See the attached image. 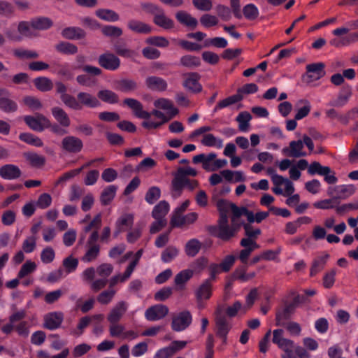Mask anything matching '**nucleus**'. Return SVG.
<instances>
[{
	"instance_id": "obj_1",
	"label": "nucleus",
	"mask_w": 358,
	"mask_h": 358,
	"mask_svg": "<svg viewBox=\"0 0 358 358\" xmlns=\"http://www.w3.org/2000/svg\"><path fill=\"white\" fill-rule=\"evenodd\" d=\"M124 103L133 110L137 117L146 120L142 123V126L148 129H157L174 117L156 109L150 113L147 112L143 110L141 103L134 99H126Z\"/></svg>"
},
{
	"instance_id": "obj_2",
	"label": "nucleus",
	"mask_w": 358,
	"mask_h": 358,
	"mask_svg": "<svg viewBox=\"0 0 358 358\" xmlns=\"http://www.w3.org/2000/svg\"><path fill=\"white\" fill-rule=\"evenodd\" d=\"M231 224H229L228 217L219 218L216 226L210 228V232L214 236L224 241H228L234 237L238 232L242 222L238 219L231 221Z\"/></svg>"
},
{
	"instance_id": "obj_3",
	"label": "nucleus",
	"mask_w": 358,
	"mask_h": 358,
	"mask_svg": "<svg viewBox=\"0 0 358 358\" xmlns=\"http://www.w3.org/2000/svg\"><path fill=\"white\" fill-rule=\"evenodd\" d=\"M217 208L219 211V218L228 217L227 214L231 213V220L239 219L243 213H246L245 207H238L235 203L224 199H220L217 202Z\"/></svg>"
},
{
	"instance_id": "obj_4",
	"label": "nucleus",
	"mask_w": 358,
	"mask_h": 358,
	"mask_svg": "<svg viewBox=\"0 0 358 358\" xmlns=\"http://www.w3.org/2000/svg\"><path fill=\"white\" fill-rule=\"evenodd\" d=\"M271 180L274 185L272 188L274 194L283 196H289L294 194L295 188L290 180L278 174L277 176H273Z\"/></svg>"
},
{
	"instance_id": "obj_5",
	"label": "nucleus",
	"mask_w": 358,
	"mask_h": 358,
	"mask_svg": "<svg viewBox=\"0 0 358 358\" xmlns=\"http://www.w3.org/2000/svg\"><path fill=\"white\" fill-rule=\"evenodd\" d=\"M24 121L30 129L38 132L43 131L50 126V121L42 114H38L36 117L26 115Z\"/></svg>"
},
{
	"instance_id": "obj_6",
	"label": "nucleus",
	"mask_w": 358,
	"mask_h": 358,
	"mask_svg": "<svg viewBox=\"0 0 358 358\" xmlns=\"http://www.w3.org/2000/svg\"><path fill=\"white\" fill-rule=\"evenodd\" d=\"M325 75L323 63H313L306 66V74L303 79L307 83H311L322 78Z\"/></svg>"
},
{
	"instance_id": "obj_7",
	"label": "nucleus",
	"mask_w": 358,
	"mask_h": 358,
	"mask_svg": "<svg viewBox=\"0 0 358 358\" xmlns=\"http://www.w3.org/2000/svg\"><path fill=\"white\" fill-rule=\"evenodd\" d=\"M56 92L60 95L62 101L68 107L74 109L79 110L81 108V105L78 103L76 99L67 94V87L62 82H57L55 83Z\"/></svg>"
},
{
	"instance_id": "obj_8",
	"label": "nucleus",
	"mask_w": 358,
	"mask_h": 358,
	"mask_svg": "<svg viewBox=\"0 0 358 358\" xmlns=\"http://www.w3.org/2000/svg\"><path fill=\"white\" fill-rule=\"evenodd\" d=\"M192 321L191 313L185 310L179 313L173 317L171 322V327L176 331H181L187 329Z\"/></svg>"
},
{
	"instance_id": "obj_9",
	"label": "nucleus",
	"mask_w": 358,
	"mask_h": 358,
	"mask_svg": "<svg viewBox=\"0 0 358 358\" xmlns=\"http://www.w3.org/2000/svg\"><path fill=\"white\" fill-rule=\"evenodd\" d=\"M283 334L284 331L282 329H275L273 331V343L277 345L278 347L283 350L284 352L291 350H295L296 346L294 345V341L290 339L285 338Z\"/></svg>"
},
{
	"instance_id": "obj_10",
	"label": "nucleus",
	"mask_w": 358,
	"mask_h": 358,
	"mask_svg": "<svg viewBox=\"0 0 358 358\" xmlns=\"http://www.w3.org/2000/svg\"><path fill=\"white\" fill-rule=\"evenodd\" d=\"M183 87L188 91L197 94L202 91V85L199 83L201 76L197 73H188L184 75Z\"/></svg>"
},
{
	"instance_id": "obj_11",
	"label": "nucleus",
	"mask_w": 358,
	"mask_h": 358,
	"mask_svg": "<svg viewBox=\"0 0 358 358\" xmlns=\"http://www.w3.org/2000/svg\"><path fill=\"white\" fill-rule=\"evenodd\" d=\"M169 313V308L163 304H157L148 308L145 312V317L148 321H157L165 317Z\"/></svg>"
},
{
	"instance_id": "obj_12",
	"label": "nucleus",
	"mask_w": 358,
	"mask_h": 358,
	"mask_svg": "<svg viewBox=\"0 0 358 358\" xmlns=\"http://www.w3.org/2000/svg\"><path fill=\"white\" fill-rule=\"evenodd\" d=\"M240 245L243 247L244 249L241 250L238 259L242 263L246 264L251 253L255 250L258 249L259 245L255 240L251 238H242Z\"/></svg>"
},
{
	"instance_id": "obj_13",
	"label": "nucleus",
	"mask_w": 358,
	"mask_h": 358,
	"mask_svg": "<svg viewBox=\"0 0 358 358\" xmlns=\"http://www.w3.org/2000/svg\"><path fill=\"white\" fill-rule=\"evenodd\" d=\"M199 186V182L196 180H190L189 178L184 179L183 182L175 183V180L171 182V195L173 198L179 197L184 187H187L189 190H193Z\"/></svg>"
},
{
	"instance_id": "obj_14",
	"label": "nucleus",
	"mask_w": 358,
	"mask_h": 358,
	"mask_svg": "<svg viewBox=\"0 0 358 358\" xmlns=\"http://www.w3.org/2000/svg\"><path fill=\"white\" fill-rule=\"evenodd\" d=\"M99 64L107 70L115 71L120 66V60L114 54L106 52L99 56Z\"/></svg>"
},
{
	"instance_id": "obj_15",
	"label": "nucleus",
	"mask_w": 358,
	"mask_h": 358,
	"mask_svg": "<svg viewBox=\"0 0 358 358\" xmlns=\"http://www.w3.org/2000/svg\"><path fill=\"white\" fill-rule=\"evenodd\" d=\"M216 334L222 339L223 343L227 344V336L231 328L229 321L225 316L217 315L215 318Z\"/></svg>"
},
{
	"instance_id": "obj_16",
	"label": "nucleus",
	"mask_w": 358,
	"mask_h": 358,
	"mask_svg": "<svg viewBox=\"0 0 358 358\" xmlns=\"http://www.w3.org/2000/svg\"><path fill=\"white\" fill-rule=\"evenodd\" d=\"M61 148L67 152L78 153L82 150L83 142L76 136H66L62 141Z\"/></svg>"
},
{
	"instance_id": "obj_17",
	"label": "nucleus",
	"mask_w": 358,
	"mask_h": 358,
	"mask_svg": "<svg viewBox=\"0 0 358 358\" xmlns=\"http://www.w3.org/2000/svg\"><path fill=\"white\" fill-rule=\"evenodd\" d=\"M22 175L20 169L15 164H6L0 167V177L4 180H13Z\"/></svg>"
},
{
	"instance_id": "obj_18",
	"label": "nucleus",
	"mask_w": 358,
	"mask_h": 358,
	"mask_svg": "<svg viewBox=\"0 0 358 358\" xmlns=\"http://www.w3.org/2000/svg\"><path fill=\"white\" fill-rule=\"evenodd\" d=\"M198 218V214L192 212L185 215H181L172 216L171 219V224L173 227H182L183 226L189 225L196 222Z\"/></svg>"
},
{
	"instance_id": "obj_19",
	"label": "nucleus",
	"mask_w": 358,
	"mask_h": 358,
	"mask_svg": "<svg viewBox=\"0 0 358 358\" xmlns=\"http://www.w3.org/2000/svg\"><path fill=\"white\" fill-rule=\"evenodd\" d=\"M128 305L124 301L118 302L110 311L108 320L110 323L118 322L127 310Z\"/></svg>"
},
{
	"instance_id": "obj_20",
	"label": "nucleus",
	"mask_w": 358,
	"mask_h": 358,
	"mask_svg": "<svg viewBox=\"0 0 358 358\" xmlns=\"http://www.w3.org/2000/svg\"><path fill=\"white\" fill-rule=\"evenodd\" d=\"M303 143L302 141H293L289 143V148H285L282 152L287 156L292 157H305L306 153L303 151Z\"/></svg>"
},
{
	"instance_id": "obj_21",
	"label": "nucleus",
	"mask_w": 358,
	"mask_h": 358,
	"mask_svg": "<svg viewBox=\"0 0 358 358\" xmlns=\"http://www.w3.org/2000/svg\"><path fill=\"white\" fill-rule=\"evenodd\" d=\"M62 321L63 314L62 313H50L44 317V327L49 330H55L60 327Z\"/></svg>"
},
{
	"instance_id": "obj_22",
	"label": "nucleus",
	"mask_w": 358,
	"mask_h": 358,
	"mask_svg": "<svg viewBox=\"0 0 358 358\" xmlns=\"http://www.w3.org/2000/svg\"><path fill=\"white\" fill-rule=\"evenodd\" d=\"M352 96V87L350 85L343 86L340 90L337 98L329 103V105L334 107H343L349 101Z\"/></svg>"
},
{
	"instance_id": "obj_23",
	"label": "nucleus",
	"mask_w": 358,
	"mask_h": 358,
	"mask_svg": "<svg viewBox=\"0 0 358 358\" xmlns=\"http://www.w3.org/2000/svg\"><path fill=\"white\" fill-rule=\"evenodd\" d=\"M134 223V216L132 214H124L120 216L115 222L116 230L114 232V236H117L122 231H125L127 229L131 227Z\"/></svg>"
},
{
	"instance_id": "obj_24",
	"label": "nucleus",
	"mask_w": 358,
	"mask_h": 358,
	"mask_svg": "<svg viewBox=\"0 0 358 358\" xmlns=\"http://www.w3.org/2000/svg\"><path fill=\"white\" fill-rule=\"evenodd\" d=\"M154 106L157 108L165 110L166 113L172 115V117L176 116L179 113L178 109L176 108L173 102L168 99H158L154 101Z\"/></svg>"
},
{
	"instance_id": "obj_25",
	"label": "nucleus",
	"mask_w": 358,
	"mask_h": 358,
	"mask_svg": "<svg viewBox=\"0 0 358 358\" xmlns=\"http://www.w3.org/2000/svg\"><path fill=\"white\" fill-rule=\"evenodd\" d=\"M145 83L147 87L152 91L163 92L168 86L164 79L157 76H149L145 79Z\"/></svg>"
},
{
	"instance_id": "obj_26",
	"label": "nucleus",
	"mask_w": 358,
	"mask_h": 358,
	"mask_svg": "<svg viewBox=\"0 0 358 358\" xmlns=\"http://www.w3.org/2000/svg\"><path fill=\"white\" fill-rule=\"evenodd\" d=\"M329 258V255L327 252H324L322 255L315 258L313 261L310 271V276H314L317 273L320 272L324 268Z\"/></svg>"
},
{
	"instance_id": "obj_27",
	"label": "nucleus",
	"mask_w": 358,
	"mask_h": 358,
	"mask_svg": "<svg viewBox=\"0 0 358 358\" xmlns=\"http://www.w3.org/2000/svg\"><path fill=\"white\" fill-rule=\"evenodd\" d=\"M212 294V282L210 279L206 280L196 292L197 300L200 302L202 300L210 299Z\"/></svg>"
},
{
	"instance_id": "obj_28",
	"label": "nucleus",
	"mask_w": 358,
	"mask_h": 358,
	"mask_svg": "<svg viewBox=\"0 0 358 358\" xmlns=\"http://www.w3.org/2000/svg\"><path fill=\"white\" fill-rule=\"evenodd\" d=\"M176 18L181 24L192 29H194L198 24V21L195 17L183 10L177 12Z\"/></svg>"
},
{
	"instance_id": "obj_29",
	"label": "nucleus",
	"mask_w": 358,
	"mask_h": 358,
	"mask_svg": "<svg viewBox=\"0 0 358 358\" xmlns=\"http://www.w3.org/2000/svg\"><path fill=\"white\" fill-rule=\"evenodd\" d=\"M297 107L296 113L295 115L296 120H301L306 117L311 110L310 102L306 99H301L297 101L296 103Z\"/></svg>"
},
{
	"instance_id": "obj_30",
	"label": "nucleus",
	"mask_w": 358,
	"mask_h": 358,
	"mask_svg": "<svg viewBox=\"0 0 358 358\" xmlns=\"http://www.w3.org/2000/svg\"><path fill=\"white\" fill-rule=\"evenodd\" d=\"M197 173L196 170L192 167H179L174 174L173 180H175V183H178L183 182L184 179H187V176L194 177L196 176Z\"/></svg>"
},
{
	"instance_id": "obj_31",
	"label": "nucleus",
	"mask_w": 358,
	"mask_h": 358,
	"mask_svg": "<svg viewBox=\"0 0 358 358\" xmlns=\"http://www.w3.org/2000/svg\"><path fill=\"white\" fill-rule=\"evenodd\" d=\"M62 35L69 40H78L85 37V32L80 27H69L62 30Z\"/></svg>"
},
{
	"instance_id": "obj_32",
	"label": "nucleus",
	"mask_w": 358,
	"mask_h": 358,
	"mask_svg": "<svg viewBox=\"0 0 358 358\" xmlns=\"http://www.w3.org/2000/svg\"><path fill=\"white\" fill-rule=\"evenodd\" d=\"M224 179L228 182H241L246 180V177L242 171H232L229 169L222 170Z\"/></svg>"
},
{
	"instance_id": "obj_33",
	"label": "nucleus",
	"mask_w": 358,
	"mask_h": 358,
	"mask_svg": "<svg viewBox=\"0 0 358 358\" xmlns=\"http://www.w3.org/2000/svg\"><path fill=\"white\" fill-rule=\"evenodd\" d=\"M170 209L169 204L166 201H159L153 208L152 215L155 220H166V215Z\"/></svg>"
},
{
	"instance_id": "obj_34",
	"label": "nucleus",
	"mask_w": 358,
	"mask_h": 358,
	"mask_svg": "<svg viewBox=\"0 0 358 358\" xmlns=\"http://www.w3.org/2000/svg\"><path fill=\"white\" fill-rule=\"evenodd\" d=\"M24 157L29 162L31 166L34 168H40L45 164V157L33 152H27L24 153Z\"/></svg>"
},
{
	"instance_id": "obj_35",
	"label": "nucleus",
	"mask_w": 358,
	"mask_h": 358,
	"mask_svg": "<svg viewBox=\"0 0 358 358\" xmlns=\"http://www.w3.org/2000/svg\"><path fill=\"white\" fill-rule=\"evenodd\" d=\"M154 22L159 27L164 29H170L174 27V22L169 18L162 10L155 13L154 17Z\"/></svg>"
},
{
	"instance_id": "obj_36",
	"label": "nucleus",
	"mask_w": 358,
	"mask_h": 358,
	"mask_svg": "<svg viewBox=\"0 0 358 358\" xmlns=\"http://www.w3.org/2000/svg\"><path fill=\"white\" fill-rule=\"evenodd\" d=\"M32 29L36 30H47L50 29L52 24V21L47 17H37L30 20Z\"/></svg>"
},
{
	"instance_id": "obj_37",
	"label": "nucleus",
	"mask_w": 358,
	"mask_h": 358,
	"mask_svg": "<svg viewBox=\"0 0 358 358\" xmlns=\"http://www.w3.org/2000/svg\"><path fill=\"white\" fill-rule=\"evenodd\" d=\"M52 114L62 127H68L70 125V119L67 113L62 108L59 107L52 108Z\"/></svg>"
},
{
	"instance_id": "obj_38",
	"label": "nucleus",
	"mask_w": 358,
	"mask_h": 358,
	"mask_svg": "<svg viewBox=\"0 0 358 358\" xmlns=\"http://www.w3.org/2000/svg\"><path fill=\"white\" fill-rule=\"evenodd\" d=\"M203 145L206 147H215L218 149L222 148L223 146V141L222 138L215 136L211 133H208L203 135L201 141Z\"/></svg>"
},
{
	"instance_id": "obj_39",
	"label": "nucleus",
	"mask_w": 358,
	"mask_h": 358,
	"mask_svg": "<svg viewBox=\"0 0 358 358\" xmlns=\"http://www.w3.org/2000/svg\"><path fill=\"white\" fill-rule=\"evenodd\" d=\"M33 83L36 88L43 92L50 91L53 87L52 80L44 76L36 78L33 80Z\"/></svg>"
},
{
	"instance_id": "obj_40",
	"label": "nucleus",
	"mask_w": 358,
	"mask_h": 358,
	"mask_svg": "<svg viewBox=\"0 0 358 358\" xmlns=\"http://www.w3.org/2000/svg\"><path fill=\"white\" fill-rule=\"evenodd\" d=\"M127 26L130 30L136 33L148 34L151 31V28L149 25L136 20H129Z\"/></svg>"
},
{
	"instance_id": "obj_41",
	"label": "nucleus",
	"mask_w": 358,
	"mask_h": 358,
	"mask_svg": "<svg viewBox=\"0 0 358 358\" xmlns=\"http://www.w3.org/2000/svg\"><path fill=\"white\" fill-rule=\"evenodd\" d=\"M55 50L66 55H73L78 52V48L76 45L69 42L61 41L55 45Z\"/></svg>"
},
{
	"instance_id": "obj_42",
	"label": "nucleus",
	"mask_w": 358,
	"mask_h": 358,
	"mask_svg": "<svg viewBox=\"0 0 358 358\" xmlns=\"http://www.w3.org/2000/svg\"><path fill=\"white\" fill-rule=\"evenodd\" d=\"M117 189V187L113 185L106 187L100 196V201L101 203L103 205H108L113 200L116 194Z\"/></svg>"
},
{
	"instance_id": "obj_43",
	"label": "nucleus",
	"mask_w": 358,
	"mask_h": 358,
	"mask_svg": "<svg viewBox=\"0 0 358 358\" xmlns=\"http://www.w3.org/2000/svg\"><path fill=\"white\" fill-rule=\"evenodd\" d=\"M96 15L107 22H116L120 19L119 15L110 9H99L96 11Z\"/></svg>"
},
{
	"instance_id": "obj_44",
	"label": "nucleus",
	"mask_w": 358,
	"mask_h": 358,
	"mask_svg": "<svg viewBox=\"0 0 358 358\" xmlns=\"http://www.w3.org/2000/svg\"><path fill=\"white\" fill-rule=\"evenodd\" d=\"M19 138L20 141L29 145H34L36 147L40 148L42 147L43 145V143L40 138L36 136L35 135L31 133H21L19 135Z\"/></svg>"
},
{
	"instance_id": "obj_45",
	"label": "nucleus",
	"mask_w": 358,
	"mask_h": 358,
	"mask_svg": "<svg viewBox=\"0 0 358 358\" xmlns=\"http://www.w3.org/2000/svg\"><path fill=\"white\" fill-rule=\"evenodd\" d=\"M193 271L189 269L182 270L179 272L174 279V282L176 286L180 288H183L185 283L192 277Z\"/></svg>"
},
{
	"instance_id": "obj_46",
	"label": "nucleus",
	"mask_w": 358,
	"mask_h": 358,
	"mask_svg": "<svg viewBox=\"0 0 358 358\" xmlns=\"http://www.w3.org/2000/svg\"><path fill=\"white\" fill-rule=\"evenodd\" d=\"M78 266V260L72 256L64 258L62 261V266L65 276L74 272Z\"/></svg>"
},
{
	"instance_id": "obj_47",
	"label": "nucleus",
	"mask_w": 358,
	"mask_h": 358,
	"mask_svg": "<svg viewBox=\"0 0 358 358\" xmlns=\"http://www.w3.org/2000/svg\"><path fill=\"white\" fill-rule=\"evenodd\" d=\"M143 254V250H138L134 255V259L129 263L128 266L127 267L124 271V276L123 277V280H127L131 275L133 271H134L136 266L138 265L140 259L141 258Z\"/></svg>"
},
{
	"instance_id": "obj_48",
	"label": "nucleus",
	"mask_w": 358,
	"mask_h": 358,
	"mask_svg": "<svg viewBox=\"0 0 358 358\" xmlns=\"http://www.w3.org/2000/svg\"><path fill=\"white\" fill-rule=\"evenodd\" d=\"M243 99V95L238 94V92L236 94H234L232 96H230L220 102L217 103L216 106L215 107V110H218L222 108H226L227 106H229L232 104H234Z\"/></svg>"
},
{
	"instance_id": "obj_49",
	"label": "nucleus",
	"mask_w": 358,
	"mask_h": 358,
	"mask_svg": "<svg viewBox=\"0 0 358 358\" xmlns=\"http://www.w3.org/2000/svg\"><path fill=\"white\" fill-rule=\"evenodd\" d=\"M251 119V115L247 111L241 112L238 115L236 120L238 122V128L241 131H248Z\"/></svg>"
},
{
	"instance_id": "obj_50",
	"label": "nucleus",
	"mask_w": 358,
	"mask_h": 358,
	"mask_svg": "<svg viewBox=\"0 0 358 358\" xmlns=\"http://www.w3.org/2000/svg\"><path fill=\"white\" fill-rule=\"evenodd\" d=\"M36 264L34 262L27 260L19 271L17 278L20 279L24 278L25 276L32 273L36 269Z\"/></svg>"
},
{
	"instance_id": "obj_51",
	"label": "nucleus",
	"mask_w": 358,
	"mask_h": 358,
	"mask_svg": "<svg viewBox=\"0 0 358 358\" xmlns=\"http://www.w3.org/2000/svg\"><path fill=\"white\" fill-rule=\"evenodd\" d=\"M201 249V243L195 238L189 240L185 245V252L187 256L194 257Z\"/></svg>"
},
{
	"instance_id": "obj_52",
	"label": "nucleus",
	"mask_w": 358,
	"mask_h": 358,
	"mask_svg": "<svg viewBox=\"0 0 358 358\" xmlns=\"http://www.w3.org/2000/svg\"><path fill=\"white\" fill-rule=\"evenodd\" d=\"M0 110L5 113H13L17 110V104L15 101L6 98H0Z\"/></svg>"
},
{
	"instance_id": "obj_53",
	"label": "nucleus",
	"mask_w": 358,
	"mask_h": 358,
	"mask_svg": "<svg viewBox=\"0 0 358 358\" xmlns=\"http://www.w3.org/2000/svg\"><path fill=\"white\" fill-rule=\"evenodd\" d=\"M329 171V166H322L319 162H314L311 163L308 167V173L310 176H313L315 174L318 175H325Z\"/></svg>"
},
{
	"instance_id": "obj_54",
	"label": "nucleus",
	"mask_w": 358,
	"mask_h": 358,
	"mask_svg": "<svg viewBox=\"0 0 358 358\" xmlns=\"http://www.w3.org/2000/svg\"><path fill=\"white\" fill-rule=\"evenodd\" d=\"M255 276V272L247 273L246 268L245 267L237 268L233 273V278L235 280H240L241 282H246L253 278Z\"/></svg>"
},
{
	"instance_id": "obj_55",
	"label": "nucleus",
	"mask_w": 358,
	"mask_h": 358,
	"mask_svg": "<svg viewBox=\"0 0 358 358\" xmlns=\"http://www.w3.org/2000/svg\"><path fill=\"white\" fill-rule=\"evenodd\" d=\"M243 215L246 216L247 220L250 223H252L254 222L260 223L268 216V213L261 211L254 215L252 211H250L246 208V213H243Z\"/></svg>"
},
{
	"instance_id": "obj_56",
	"label": "nucleus",
	"mask_w": 358,
	"mask_h": 358,
	"mask_svg": "<svg viewBox=\"0 0 358 358\" xmlns=\"http://www.w3.org/2000/svg\"><path fill=\"white\" fill-rule=\"evenodd\" d=\"M178 252L179 251L176 247L169 246L162 252V261L164 263H169L178 256Z\"/></svg>"
},
{
	"instance_id": "obj_57",
	"label": "nucleus",
	"mask_w": 358,
	"mask_h": 358,
	"mask_svg": "<svg viewBox=\"0 0 358 358\" xmlns=\"http://www.w3.org/2000/svg\"><path fill=\"white\" fill-rule=\"evenodd\" d=\"M15 7L14 6L8 1H0V15L10 18L13 16L15 13Z\"/></svg>"
},
{
	"instance_id": "obj_58",
	"label": "nucleus",
	"mask_w": 358,
	"mask_h": 358,
	"mask_svg": "<svg viewBox=\"0 0 358 358\" xmlns=\"http://www.w3.org/2000/svg\"><path fill=\"white\" fill-rule=\"evenodd\" d=\"M180 64L188 68H194L199 66L201 60L199 57L194 55H185L180 58Z\"/></svg>"
},
{
	"instance_id": "obj_59",
	"label": "nucleus",
	"mask_w": 358,
	"mask_h": 358,
	"mask_svg": "<svg viewBox=\"0 0 358 358\" xmlns=\"http://www.w3.org/2000/svg\"><path fill=\"white\" fill-rule=\"evenodd\" d=\"M161 190L158 187L153 186L148 189L146 192L145 199L149 204H153L160 198Z\"/></svg>"
},
{
	"instance_id": "obj_60",
	"label": "nucleus",
	"mask_w": 358,
	"mask_h": 358,
	"mask_svg": "<svg viewBox=\"0 0 358 358\" xmlns=\"http://www.w3.org/2000/svg\"><path fill=\"white\" fill-rule=\"evenodd\" d=\"M15 57L19 59H36L39 57L36 51L24 50L22 48L15 49L13 51Z\"/></svg>"
},
{
	"instance_id": "obj_61",
	"label": "nucleus",
	"mask_w": 358,
	"mask_h": 358,
	"mask_svg": "<svg viewBox=\"0 0 358 358\" xmlns=\"http://www.w3.org/2000/svg\"><path fill=\"white\" fill-rule=\"evenodd\" d=\"M98 96L102 101L109 103H115L118 101V96L117 94L108 90L100 91L98 94Z\"/></svg>"
},
{
	"instance_id": "obj_62",
	"label": "nucleus",
	"mask_w": 358,
	"mask_h": 358,
	"mask_svg": "<svg viewBox=\"0 0 358 358\" xmlns=\"http://www.w3.org/2000/svg\"><path fill=\"white\" fill-rule=\"evenodd\" d=\"M55 258V252L51 247L45 248L41 253V260L43 264H50Z\"/></svg>"
},
{
	"instance_id": "obj_63",
	"label": "nucleus",
	"mask_w": 358,
	"mask_h": 358,
	"mask_svg": "<svg viewBox=\"0 0 358 358\" xmlns=\"http://www.w3.org/2000/svg\"><path fill=\"white\" fill-rule=\"evenodd\" d=\"M101 32L108 37H119L122 34L121 28L113 25H106L102 27Z\"/></svg>"
},
{
	"instance_id": "obj_64",
	"label": "nucleus",
	"mask_w": 358,
	"mask_h": 358,
	"mask_svg": "<svg viewBox=\"0 0 358 358\" xmlns=\"http://www.w3.org/2000/svg\"><path fill=\"white\" fill-rule=\"evenodd\" d=\"M118 88L122 92H132L137 89V83L133 80H121L118 83Z\"/></svg>"
}]
</instances>
